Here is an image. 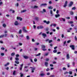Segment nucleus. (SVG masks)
<instances>
[{
	"label": "nucleus",
	"mask_w": 77,
	"mask_h": 77,
	"mask_svg": "<svg viewBox=\"0 0 77 77\" xmlns=\"http://www.w3.org/2000/svg\"><path fill=\"white\" fill-rule=\"evenodd\" d=\"M37 29H44V26H38Z\"/></svg>",
	"instance_id": "1"
},
{
	"label": "nucleus",
	"mask_w": 77,
	"mask_h": 77,
	"mask_svg": "<svg viewBox=\"0 0 77 77\" xmlns=\"http://www.w3.org/2000/svg\"><path fill=\"white\" fill-rule=\"evenodd\" d=\"M74 47V45H70V47L71 48L72 50H75V48Z\"/></svg>",
	"instance_id": "2"
},
{
	"label": "nucleus",
	"mask_w": 77,
	"mask_h": 77,
	"mask_svg": "<svg viewBox=\"0 0 77 77\" xmlns=\"http://www.w3.org/2000/svg\"><path fill=\"white\" fill-rule=\"evenodd\" d=\"M73 2H70L69 5V7H71V6L73 5Z\"/></svg>",
	"instance_id": "3"
},
{
	"label": "nucleus",
	"mask_w": 77,
	"mask_h": 77,
	"mask_svg": "<svg viewBox=\"0 0 77 77\" xmlns=\"http://www.w3.org/2000/svg\"><path fill=\"white\" fill-rule=\"evenodd\" d=\"M20 68H19V69L20 71H22V68H23V64H20Z\"/></svg>",
	"instance_id": "4"
},
{
	"label": "nucleus",
	"mask_w": 77,
	"mask_h": 77,
	"mask_svg": "<svg viewBox=\"0 0 77 77\" xmlns=\"http://www.w3.org/2000/svg\"><path fill=\"white\" fill-rule=\"evenodd\" d=\"M23 31L27 33V30H26V28L25 27H23Z\"/></svg>",
	"instance_id": "5"
},
{
	"label": "nucleus",
	"mask_w": 77,
	"mask_h": 77,
	"mask_svg": "<svg viewBox=\"0 0 77 77\" xmlns=\"http://www.w3.org/2000/svg\"><path fill=\"white\" fill-rule=\"evenodd\" d=\"M19 24V23H18V21H16L14 23V25L15 26H18Z\"/></svg>",
	"instance_id": "6"
},
{
	"label": "nucleus",
	"mask_w": 77,
	"mask_h": 77,
	"mask_svg": "<svg viewBox=\"0 0 77 77\" xmlns=\"http://www.w3.org/2000/svg\"><path fill=\"white\" fill-rule=\"evenodd\" d=\"M42 36H44V38H45V37H47V35L45 33H43L42 34Z\"/></svg>",
	"instance_id": "7"
},
{
	"label": "nucleus",
	"mask_w": 77,
	"mask_h": 77,
	"mask_svg": "<svg viewBox=\"0 0 77 77\" xmlns=\"http://www.w3.org/2000/svg\"><path fill=\"white\" fill-rule=\"evenodd\" d=\"M32 8L33 9H36V8H38V6H34V7L32 6Z\"/></svg>",
	"instance_id": "8"
},
{
	"label": "nucleus",
	"mask_w": 77,
	"mask_h": 77,
	"mask_svg": "<svg viewBox=\"0 0 77 77\" xmlns=\"http://www.w3.org/2000/svg\"><path fill=\"white\" fill-rule=\"evenodd\" d=\"M17 20H20V21H22L23 20L22 18H21V17H17Z\"/></svg>",
	"instance_id": "9"
},
{
	"label": "nucleus",
	"mask_w": 77,
	"mask_h": 77,
	"mask_svg": "<svg viewBox=\"0 0 77 77\" xmlns=\"http://www.w3.org/2000/svg\"><path fill=\"white\" fill-rule=\"evenodd\" d=\"M26 11H27V10H24L21 11V13H23V12H26Z\"/></svg>",
	"instance_id": "10"
},
{
	"label": "nucleus",
	"mask_w": 77,
	"mask_h": 77,
	"mask_svg": "<svg viewBox=\"0 0 77 77\" xmlns=\"http://www.w3.org/2000/svg\"><path fill=\"white\" fill-rule=\"evenodd\" d=\"M23 57L24 59H27L29 58V57L26 56H23Z\"/></svg>",
	"instance_id": "11"
},
{
	"label": "nucleus",
	"mask_w": 77,
	"mask_h": 77,
	"mask_svg": "<svg viewBox=\"0 0 77 77\" xmlns=\"http://www.w3.org/2000/svg\"><path fill=\"white\" fill-rule=\"evenodd\" d=\"M56 18H58L59 17H60V14H56L55 15Z\"/></svg>",
	"instance_id": "12"
},
{
	"label": "nucleus",
	"mask_w": 77,
	"mask_h": 77,
	"mask_svg": "<svg viewBox=\"0 0 77 77\" xmlns=\"http://www.w3.org/2000/svg\"><path fill=\"white\" fill-rule=\"evenodd\" d=\"M45 65L47 67V66H48V62H45Z\"/></svg>",
	"instance_id": "13"
},
{
	"label": "nucleus",
	"mask_w": 77,
	"mask_h": 77,
	"mask_svg": "<svg viewBox=\"0 0 77 77\" xmlns=\"http://www.w3.org/2000/svg\"><path fill=\"white\" fill-rule=\"evenodd\" d=\"M47 5V4L46 3L43 4L41 5V6H46Z\"/></svg>",
	"instance_id": "14"
},
{
	"label": "nucleus",
	"mask_w": 77,
	"mask_h": 77,
	"mask_svg": "<svg viewBox=\"0 0 77 77\" xmlns=\"http://www.w3.org/2000/svg\"><path fill=\"white\" fill-rule=\"evenodd\" d=\"M15 53L13 52L11 54V56H13L15 55Z\"/></svg>",
	"instance_id": "15"
},
{
	"label": "nucleus",
	"mask_w": 77,
	"mask_h": 77,
	"mask_svg": "<svg viewBox=\"0 0 77 77\" xmlns=\"http://www.w3.org/2000/svg\"><path fill=\"white\" fill-rule=\"evenodd\" d=\"M66 57L67 59H69V54H67V55L66 56Z\"/></svg>",
	"instance_id": "16"
},
{
	"label": "nucleus",
	"mask_w": 77,
	"mask_h": 77,
	"mask_svg": "<svg viewBox=\"0 0 77 77\" xmlns=\"http://www.w3.org/2000/svg\"><path fill=\"white\" fill-rule=\"evenodd\" d=\"M48 8L49 9H53V7L51 6H50L48 7Z\"/></svg>",
	"instance_id": "17"
},
{
	"label": "nucleus",
	"mask_w": 77,
	"mask_h": 77,
	"mask_svg": "<svg viewBox=\"0 0 77 77\" xmlns=\"http://www.w3.org/2000/svg\"><path fill=\"white\" fill-rule=\"evenodd\" d=\"M20 77H23V76H24V74H23L21 73H20Z\"/></svg>",
	"instance_id": "18"
},
{
	"label": "nucleus",
	"mask_w": 77,
	"mask_h": 77,
	"mask_svg": "<svg viewBox=\"0 0 77 77\" xmlns=\"http://www.w3.org/2000/svg\"><path fill=\"white\" fill-rule=\"evenodd\" d=\"M12 11V13H13V14H14V13H15V11L12 10V9H10V11Z\"/></svg>",
	"instance_id": "19"
},
{
	"label": "nucleus",
	"mask_w": 77,
	"mask_h": 77,
	"mask_svg": "<svg viewBox=\"0 0 77 77\" xmlns=\"http://www.w3.org/2000/svg\"><path fill=\"white\" fill-rule=\"evenodd\" d=\"M35 68H33L32 69V73H33V72H34V70H35Z\"/></svg>",
	"instance_id": "20"
},
{
	"label": "nucleus",
	"mask_w": 77,
	"mask_h": 77,
	"mask_svg": "<svg viewBox=\"0 0 77 77\" xmlns=\"http://www.w3.org/2000/svg\"><path fill=\"white\" fill-rule=\"evenodd\" d=\"M15 59L16 61H18L19 60V58L18 57H16Z\"/></svg>",
	"instance_id": "21"
},
{
	"label": "nucleus",
	"mask_w": 77,
	"mask_h": 77,
	"mask_svg": "<svg viewBox=\"0 0 77 77\" xmlns=\"http://www.w3.org/2000/svg\"><path fill=\"white\" fill-rule=\"evenodd\" d=\"M15 63H16V64H19V62H18L17 61H15Z\"/></svg>",
	"instance_id": "22"
},
{
	"label": "nucleus",
	"mask_w": 77,
	"mask_h": 77,
	"mask_svg": "<svg viewBox=\"0 0 77 77\" xmlns=\"http://www.w3.org/2000/svg\"><path fill=\"white\" fill-rule=\"evenodd\" d=\"M2 26H3L4 27H5L6 26V24H5V23H4L3 24Z\"/></svg>",
	"instance_id": "23"
},
{
	"label": "nucleus",
	"mask_w": 77,
	"mask_h": 77,
	"mask_svg": "<svg viewBox=\"0 0 77 77\" xmlns=\"http://www.w3.org/2000/svg\"><path fill=\"white\" fill-rule=\"evenodd\" d=\"M35 19L37 21L39 20V18H38V17H35Z\"/></svg>",
	"instance_id": "24"
},
{
	"label": "nucleus",
	"mask_w": 77,
	"mask_h": 77,
	"mask_svg": "<svg viewBox=\"0 0 77 77\" xmlns=\"http://www.w3.org/2000/svg\"><path fill=\"white\" fill-rule=\"evenodd\" d=\"M9 65V63H7V64L5 65L4 66H7V65Z\"/></svg>",
	"instance_id": "25"
},
{
	"label": "nucleus",
	"mask_w": 77,
	"mask_h": 77,
	"mask_svg": "<svg viewBox=\"0 0 77 77\" xmlns=\"http://www.w3.org/2000/svg\"><path fill=\"white\" fill-rule=\"evenodd\" d=\"M53 53H56L57 52V50L55 49L53 51Z\"/></svg>",
	"instance_id": "26"
},
{
	"label": "nucleus",
	"mask_w": 77,
	"mask_h": 77,
	"mask_svg": "<svg viewBox=\"0 0 77 77\" xmlns=\"http://www.w3.org/2000/svg\"><path fill=\"white\" fill-rule=\"evenodd\" d=\"M42 48H45V46L44 45H42Z\"/></svg>",
	"instance_id": "27"
},
{
	"label": "nucleus",
	"mask_w": 77,
	"mask_h": 77,
	"mask_svg": "<svg viewBox=\"0 0 77 77\" xmlns=\"http://www.w3.org/2000/svg\"><path fill=\"white\" fill-rule=\"evenodd\" d=\"M5 36V35H0V38H3Z\"/></svg>",
	"instance_id": "28"
},
{
	"label": "nucleus",
	"mask_w": 77,
	"mask_h": 77,
	"mask_svg": "<svg viewBox=\"0 0 77 77\" xmlns=\"http://www.w3.org/2000/svg\"><path fill=\"white\" fill-rule=\"evenodd\" d=\"M75 9H76V8H75V7H74L72 8V10H75Z\"/></svg>",
	"instance_id": "29"
},
{
	"label": "nucleus",
	"mask_w": 77,
	"mask_h": 77,
	"mask_svg": "<svg viewBox=\"0 0 77 77\" xmlns=\"http://www.w3.org/2000/svg\"><path fill=\"white\" fill-rule=\"evenodd\" d=\"M41 76H44L45 75V74L44 73H42L40 74Z\"/></svg>",
	"instance_id": "30"
},
{
	"label": "nucleus",
	"mask_w": 77,
	"mask_h": 77,
	"mask_svg": "<svg viewBox=\"0 0 77 77\" xmlns=\"http://www.w3.org/2000/svg\"><path fill=\"white\" fill-rule=\"evenodd\" d=\"M69 74L72 75V71H69Z\"/></svg>",
	"instance_id": "31"
},
{
	"label": "nucleus",
	"mask_w": 77,
	"mask_h": 77,
	"mask_svg": "<svg viewBox=\"0 0 77 77\" xmlns=\"http://www.w3.org/2000/svg\"><path fill=\"white\" fill-rule=\"evenodd\" d=\"M1 55L2 56H3L5 55V53H1Z\"/></svg>",
	"instance_id": "32"
},
{
	"label": "nucleus",
	"mask_w": 77,
	"mask_h": 77,
	"mask_svg": "<svg viewBox=\"0 0 77 77\" xmlns=\"http://www.w3.org/2000/svg\"><path fill=\"white\" fill-rule=\"evenodd\" d=\"M67 66L68 68H69V67H70V66L69 65V63H68V64H67Z\"/></svg>",
	"instance_id": "33"
},
{
	"label": "nucleus",
	"mask_w": 77,
	"mask_h": 77,
	"mask_svg": "<svg viewBox=\"0 0 77 77\" xmlns=\"http://www.w3.org/2000/svg\"><path fill=\"white\" fill-rule=\"evenodd\" d=\"M40 55H41V53H39L38 54L36 55L35 56H40Z\"/></svg>",
	"instance_id": "34"
},
{
	"label": "nucleus",
	"mask_w": 77,
	"mask_h": 77,
	"mask_svg": "<svg viewBox=\"0 0 77 77\" xmlns=\"http://www.w3.org/2000/svg\"><path fill=\"white\" fill-rule=\"evenodd\" d=\"M70 15H73L74 14V13L72 11H71L70 12Z\"/></svg>",
	"instance_id": "35"
},
{
	"label": "nucleus",
	"mask_w": 77,
	"mask_h": 77,
	"mask_svg": "<svg viewBox=\"0 0 77 77\" xmlns=\"http://www.w3.org/2000/svg\"><path fill=\"white\" fill-rule=\"evenodd\" d=\"M64 74H68V72L66 71L64 73Z\"/></svg>",
	"instance_id": "36"
},
{
	"label": "nucleus",
	"mask_w": 77,
	"mask_h": 77,
	"mask_svg": "<svg viewBox=\"0 0 77 77\" xmlns=\"http://www.w3.org/2000/svg\"><path fill=\"white\" fill-rule=\"evenodd\" d=\"M50 66L51 67H53V66H54L53 65V64H50Z\"/></svg>",
	"instance_id": "37"
},
{
	"label": "nucleus",
	"mask_w": 77,
	"mask_h": 77,
	"mask_svg": "<svg viewBox=\"0 0 77 77\" xmlns=\"http://www.w3.org/2000/svg\"><path fill=\"white\" fill-rule=\"evenodd\" d=\"M63 70L64 71L66 70V68H65V67H63Z\"/></svg>",
	"instance_id": "38"
},
{
	"label": "nucleus",
	"mask_w": 77,
	"mask_h": 77,
	"mask_svg": "<svg viewBox=\"0 0 77 77\" xmlns=\"http://www.w3.org/2000/svg\"><path fill=\"white\" fill-rule=\"evenodd\" d=\"M46 71H50V69L49 68H48L47 69H46Z\"/></svg>",
	"instance_id": "39"
},
{
	"label": "nucleus",
	"mask_w": 77,
	"mask_h": 77,
	"mask_svg": "<svg viewBox=\"0 0 77 77\" xmlns=\"http://www.w3.org/2000/svg\"><path fill=\"white\" fill-rule=\"evenodd\" d=\"M15 72H16V71H14L13 72V75H15Z\"/></svg>",
	"instance_id": "40"
},
{
	"label": "nucleus",
	"mask_w": 77,
	"mask_h": 77,
	"mask_svg": "<svg viewBox=\"0 0 77 77\" xmlns=\"http://www.w3.org/2000/svg\"><path fill=\"white\" fill-rule=\"evenodd\" d=\"M75 41H77V36H75Z\"/></svg>",
	"instance_id": "41"
},
{
	"label": "nucleus",
	"mask_w": 77,
	"mask_h": 77,
	"mask_svg": "<svg viewBox=\"0 0 77 77\" xmlns=\"http://www.w3.org/2000/svg\"><path fill=\"white\" fill-rule=\"evenodd\" d=\"M53 41L52 40H49V43H51Z\"/></svg>",
	"instance_id": "42"
},
{
	"label": "nucleus",
	"mask_w": 77,
	"mask_h": 77,
	"mask_svg": "<svg viewBox=\"0 0 77 77\" xmlns=\"http://www.w3.org/2000/svg\"><path fill=\"white\" fill-rule=\"evenodd\" d=\"M46 24H50V21H48L47 22Z\"/></svg>",
	"instance_id": "43"
},
{
	"label": "nucleus",
	"mask_w": 77,
	"mask_h": 77,
	"mask_svg": "<svg viewBox=\"0 0 77 77\" xmlns=\"http://www.w3.org/2000/svg\"><path fill=\"white\" fill-rule=\"evenodd\" d=\"M34 60L35 62H37V60H37V59L35 58Z\"/></svg>",
	"instance_id": "44"
},
{
	"label": "nucleus",
	"mask_w": 77,
	"mask_h": 77,
	"mask_svg": "<svg viewBox=\"0 0 77 77\" xmlns=\"http://www.w3.org/2000/svg\"><path fill=\"white\" fill-rule=\"evenodd\" d=\"M19 45L21 46V45H23V43H19Z\"/></svg>",
	"instance_id": "45"
},
{
	"label": "nucleus",
	"mask_w": 77,
	"mask_h": 77,
	"mask_svg": "<svg viewBox=\"0 0 77 77\" xmlns=\"http://www.w3.org/2000/svg\"><path fill=\"white\" fill-rule=\"evenodd\" d=\"M67 6V5L66 4H64L63 7L64 8H66V6Z\"/></svg>",
	"instance_id": "46"
},
{
	"label": "nucleus",
	"mask_w": 77,
	"mask_h": 77,
	"mask_svg": "<svg viewBox=\"0 0 77 77\" xmlns=\"http://www.w3.org/2000/svg\"><path fill=\"white\" fill-rule=\"evenodd\" d=\"M16 57H20V55H19V54H17L16 55Z\"/></svg>",
	"instance_id": "47"
},
{
	"label": "nucleus",
	"mask_w": 77,
	"mask_h": 77,
	"mask_svg": "<svg viewBox=\"0 0 77 77\" xmlns=\"http://www.w3.org/2000/svg\"><path fill=\"white\" fill-rule=\"evenodd\" d=\"M71 42V40H69L67 41V43H69V42Z\"/></svg>",
	"instance_id": "48"
},
{
	"label": "nucleus",
	"mask_w": 77,
	"mask_h": 77,
	"mask_svg": "<svg viewBox=\"0 0 77 77\" xmlns=\"http://www.w3.org/2000/svg\"><path fill=\"white\" fill-rule=\"evenodd\" d=\"M62 20H63V21H65V19L63 18H62Z\"/></svg>",
	"instance_id": "49"
},
{
	"label": "nucleus",
	"mask_w": 77,
	"mask_h": 77,
	"mask_svg": "<svg viewBox=\"0 0 77 77\" xmlns=\"http://www.w3.org/2000/svg\"><path fill=\"white\" fill-rule=\"evenodd\" d=\"M49 77H54V75H51Z\"/></svg>",
	"instance_id": "50"
},
{
	"label": "nucleus",
	"mask_w": 77,
	"mask_h": 77,
	"mask_svg": "<svg viewBox=\"0 0 77 77\" xmlns=\"http://www.w3.org/2000/svg\"><path fill=\"white\" fill-rule=\"evenodd\" d=\"M26 38L27 39H29V36H26Z\"/></svg>",
	"instance_id": "51"
},
{
	"label": "nucleus",
	"mask_w": 77,
	"mask_h": 77,
	"mask_svg": "<svg viewBox=\"0 0 77 77\" xmlns=\"http://www.w3.org/2000/svg\"><path fill=\"white\" fill-rule=\"evenodd\" d=\"M67 3H68V2L67 1H66L65 2V4L67 5Z\"/></svg>",
	"instance_id": "52"
},
{
	"label": "nucleus",
	"mask_w": 77,
	"mask_h": 77,
	"mask_svg": "<svg viewBox=\"0 0 77 77\" xmlns=\"http://www.w3.org/2000/svg\"><path fill=\"white\" fill-rule=\"evenodd\" d=\"M1 49L2 50H4L5 49V48L3 47H2L1 48Z\"/></svg>",
	"instance_id": "53"
},
{
	"label": "nucleus",
	"mask_w": 77,
	"mask_h": 77,
	"mask_svg": "<svg viewBox=\"0 0 77 77\" xmlns=\"http://www.w3.org/2000/svg\"><path fill=\"white\" fill-rule=\"evenodd\" d=\"M72 65L73 66H74V65H75V62H73Z\"/></svg>",
	"instance_id": "54"
},
{
	"label": "nucleus",
	"mask_w": 77,
	"mask_h": 77,
	"mask_svg": "<svg viewBox=\"0 0 77 77\" xmlns=\"http://www.w3.org/2000/svg\"><path fill=\"white\" fill-rule=\"evenodd\" d=\"M32 2H36V0H32Z\"/></svg>",
	"instance_id": "55"
},
{
	"label": "nucleus",
	"mask_w": 77,
	"mask_h": 77,
	"mask_svg": "<svg viewBox=\"0 0 77 77\" xmlns=\"http://www.w3.org/2000/svg\"><path fill=\"white\" fill-rule=\"evenodd\" d=\"M42 50H43V51H46V50H47V49L43 48L42 49Z\"/></svg>",
	"instance_id": "56"
},
{
	"label": "nucleus",
	"mask_w": 77,
	"mask_h": 77,
	"mask_svg": "<svg viewBox=\"0 0 77 77\" xmlns=\"http://www.w3.org/2000/svg\"><path fill=\"white\" fill-rule=\"evenodd\" d=\"M43 11L44 12H46V10H45V9H43Z\"/></svg>",
	"instance_id": "57"
},
{
	"label": "nucleus",
	"mask_w": 77,
	"mask_h": 77,
	"mask_svg": "<svg viewBox=\"0 0 77 77\" xmlns=\"http://www.w3.org/2000/svg\"><path fill=\"white\" fill-rule=\"evenodd\" d=\"M50 14H53V11H52V10L50 11Z\"/></svg>",
	"instance_id": "58"
},
{
	"label": "nucleus",
	"mask_w": 77,
	"mask_h": 77,
	"mask_svg": "<svg viewBox=\"0 0 77 77\" xmlns=\"http://www.w3.org/2000/svg\"><path fill=\"white\" fill-rule=\"evenodd\" d=\"M5 72H2V75H5Z\"/></svg>",
	"instance_id": "59"
},
{
	"label": "nucleus",
	"mask_w": 77,
	"mask_h": 77,
	"mask_svg": "<svg viewBox=\"0 0 77 77\" xmlns=\"http://www.w3.org/2000/svg\"><path fill=\"white\" fill-rule=\"evenodd\" d=\"M56 29H57V30H59L60 28L59 26H58V27H57Z\"/></svg>",
	"instance_id": "60"
},
{
	"label": "nucleus",
	"mask_w": 77,
	"mask_h": 77,
	"mask_svg": "<svg viewBox=\"0 0 77 77\" xmlns=\"http://www.w3.org/2000/svg\"><path fill=\"white\" fill-rule=\"evenodd\" d=\"M22 31L21 29H20L19 31V33H21Z\"/></svg>",
	"instance_id": "61"
},
{
	"label": "nucleus",
	"mask_w": 77,
	"mask_h": 77,
	"mask_svg": "<svg viewBox=\"0 0 77 77\" xmlns=\"http://www.w3.org/2000/svg\"><path fill=\"white\" fill-rule=\"evenodd\" d=\"M32 42H35V39L34 38H32Z\"/></svg>",
	"instance_id": "62"
},
{
	"label": "nucleus",
	"mask_w": 77,
	"mask_h": 77,
	"mask_svg": "<svg viewBox=\"0 0 77 77\" xmlns=\"http://www.w3.org/2000/svg\"><path fill=\"white\" fill-rule=\"evenodd\" d=\"M46 61H48V60H49V59L48 58H46Z\"/></svg>",
	"instance_id": "63"
},
{
	"label": "nucleus",
	"mask_w": 77,
	"mask_h": 77,
	"mask_svg": "<svg viewBox=\"0 0 77 77\" xmlns=\"http://www.w3.org/2000/svg\"><path fill=\"white\" fill-rule=\"evenodd\" d=\"M74 53L75 54H77V51H75L74 52Z\"/></svg>",
	"instance_id": "64"
}]
</instances>
